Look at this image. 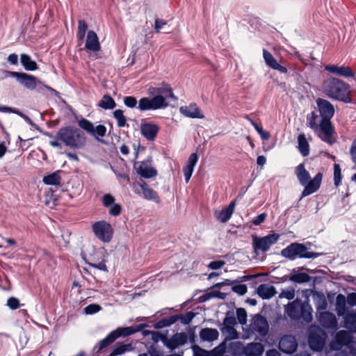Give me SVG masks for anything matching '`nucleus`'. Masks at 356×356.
I'll list each match as a JSON object with an SVG mask.
<instances>
[{
    "label": "nucleus",
    "mask_w": 356,
    "mask_h": 356,
    "mask_svg": "<svg viewBox=\"0 0 356 356\" xmlns=\"http://www.w3.org/2000/svg\"><path fill=\"white\" fill-rule=\"evenodd\" d=\"M218 335V331L213 328H204L200 332L201 339L207 341H213L217 339Z\"/></svg>",
    "instance_id": "nucleus-35"
},
{
    "label": "nucleus",
    "mask_w": 356,
    "mask_h": 356,
    "mask_svg": "<svg viewBox=\"0 0 356 356\" xmlns=\"http://www.w3.org/2000/svg\"><path fill=\"white\" fill-rule=\"evenodd\" d=\"M303 306V305L297 300L289 303L286 307V313L288 316L294 320L300 319V313Z\"/></svg>",
    "instance_id": "nucleus-27"
},
{
    "label": "nucleus",
    "mask_w": 356,
    "mask_h": 356,
    "mask_svg": "<svg viewBox=\"0 0 356 356\" xmlns=\"http://www.w3.org/2000/svg\"><path fill=\"white\" fill-rule=\"evenodd\" d=\"M155 92L157 95L154 97L152 98L143 97L139 100L138 109L140 111L165 108L168 106V100H177L172 88L168 85H163L161 87L156 88Z\"/></svg>",
    "instance_id": "nucleus-1"
},
{
    "label": "nucleus",
    "mask_w": 356,
    "mask_h": 356,
    "mask_svg": "<svg viewBox=\"0 0 356 356\" xmlns=\"http://www.w3.org/2000/svg\"><path fill=\"white\" fill-rule=\"evenodd\" d=\"M166 24V22L163 19H156L154 22V29L156 32L159 33Z\"/></svg>",
    "instance_id": "nucleus-61"
},
{
    "label": "nucleus",
    "mask_w": 356,
    "mask_h": 356,
    "mask_svg": "<svg viewBox=\"0 0 356 356\" xmlns=\"http://www.w3.org/2000/svg\"><path fill=\"white\" fill-rule=\"evenodd\" d=\"M225 264V262L224 261L218 260V261H213L209 263L208 265V267L213 270H217L221 268Z\"/></svg>",
    "instance_id": "nucleus-60"
},
{
    "label": "nucleus",
    "mask_w": 356,
    "mask_h": 356,
    "mask_svg": "<svg viewBox=\"0 0 356 356\" xmlns=\"http://www.w3.org/2000/svg\"><path fill=\"white\" fill-rule=\"evenodd\" d=\"M97 105L105 110L113 109L116 106L114 99L107 95L103 96Z\"/></svg>",
    "instance_id": "nucleus-37"
},
{
    "label": "nucleus",
    "mask_w": 356,
    "mask_h": 356,
    "mask_svg": "<svg viewBox=\"0 0 356 356\" xmlns=\"http://www.w3.org/2000/svg\"><path fill=\"white\" fill-rule=\"evenodd\" d=\"M60 174V171H56L48 174L43 177L42 181L46 185L60 186L61 177Z\"/></svg>",
    "instance_id": "nucleus-33"
},
{
    "label": "nucleus",
    "mask_w": 356,
    "mask_h": 356,
    "mask_svg": "<svg viewBox=\"0 0 356 356\" xmlns=\"http://www.w3.org/2000/svg\"><path fill=\"white\" fill-rule=\"evenodd\" d=\"M325 70L332 74L341 76L345 78L354 77L355 74L350 67L348 66H338L335 65H327Z\"/></svg>",
    "instance_id": "nucleus-21"
},
{
    "label": "nucleus",
    "mask_w": 356,
    "mask_h": 356,
    "mask_svg": "<svg viewBox=\"0 0 356 356\" xmlns=\"http://www.w3.org/2000/svg\"><path fill=\"white\" fill-rule=\"evenodd\" d=\"M5 76L15 78L19 84L29 90H36L37 92L46 95L50 94L52 96H58L59 95L58 91L51 87L44 84L40 80L33 75L28 74L24 72L6 71Z\"/></svg>",
    "instance_id": "nucleus-2"
},
{
    "label": "nucleus",
    "mask_w": 356,
    "mask_h": 356,
    "mask_svg": "<svg viewBox=\"0 0 356 356\" xmlns=\"http://www.w3.org/2000/svg\"><path fill=\"white\" fill-rule=\"evenodd\" d=\"M85 47L88 51L96 52L100 50L101 46L97 33L89 31L86 37Z\"/></svg>",
    "instance_id": "nucleus-24"
},
{
    "label": "nucleus",
    "mask_w": 356,
    "mask_h": 356,
    "mask_svg": "<svg viewBox=\"0 0 356 356\" xmlns=\"http://www.w3.org/2000/svg\"><path fill=\"white\" fill-rule=\"evenodd\" d=\"M327 303L326 299L323 296L321 298L320 301L318 302V304L316 305V309L318 310H325L327 308Z\"/></svg>",
    "instance_id": "nucleus-64"
},
{
    "label": "nucleus",
    "mask_w": 356,
    "mask_h": 356,
    "mask_svg": "<svg viewBox=\"0 0 356 356\" xmlns=\"http://www.w3.org/2000/svg\"><path fill=\"white\" fill-rule=\"evenodd\" d=\"M57 138L66 146L74 149L83 148L87 142L85 134L72 126L60 128L57 132Z\"/></svg>",
    "instance_id": "nucleus-5"
},
{
    "label": "nucleus",
    "mask_w": 356,
    "mask_h": 356,
    "mask_svg": "<svg viewBox=\"0 0 356 356\" xmlns=\"http://www.w3.org/2000/svg\"><path fill=\"white\" fill-rule=\"evenodd\" d=\"M232 291L238 295H244L247 293V286L245 284H236L232 286Z\"/></svg>",
    "instance_id": "nucleus-50"
},
{
    "label": "nucleus",
    "mask_w": 356,
    "mask_h": 356,
    "mask_svg": "<svg viewBox=\"0 0 356 356\" xmlns=\"http://www.w3.org/2000/svg\"><path fill=\"white\" fill-rule=\"evenodd\" d=\"M298 343L295 337L285 335L282 337L279 342L280 350L286 354H292L296 350Z\"/></svg>",
    "instance_id": "nucleus-16"
},
{
    "label": "nucleus",
    "mask_w": 356,
    "mask_h": 356,
    "mask_svg": "<svg viewBox=\"0 0 356 356\" xmlns=\"http://www.w3.org/2000/svg\"><path fill=\"white\" fill-rule=\"evenodd\" d=\"M124 105L130 108H138V102L137 99L134 96H127L124 98Z\"/></svg>",
    "instance_id": "nucleus-44"
},
{
    "label": "nucleus",
    "mask_w": 356,
    "mask_h": 356,
    "mask_svg": "<svg viewBox=\"0 0 356 356\" xmlns=\"http://www.w3.org/2000/svg\"><path fill=\"white\" fill-rule=\"evenodd\" d=\"M334 181L337 186L341 182V168L339 164H334Z\"/></svg>",
    "instance_id": "nucleus-46"
},
{
    "label": "nucleus",
    "mask_w": 356,
    "mask_h": 356,
    "mask_svg": "<svg viewBox=\"0 0 356 356\" xmlns=\"http://www.w3.org/2000/svg\"><path fill=\"white\" fill-rule=\"evenodd\" d=\"M298 148L302 156H307L309 154V145L304 134L298 136Z\"/></svg>",
    "instance_id": "nucleus-34"
},
{
    "label": "nucleus",
    "mask_w": 356,
    "mask_h": 356,
    "mask_svg": "<svg viewBox=\"0 0 356 356\" xmlns=\"http://www.w3.org/2000/svg\"><path fill=\"white\" fill-rule=\"evenodd\" d=\"M78 124L81 129L94 136L99 141H102L99 137H104L106 135V128L104 125L99 124L95 127L93 123L85 118L79 120Z\"/></svg>",
    "instance_id": "nucleus-11"
},
{
    "label": "nucleus",
    "mask_w": 356,
    "mask_h": 356,
    "mask_svg": "<svg viewBox=\"0 0 356 356\" xmlns=\"http://www.w3.org/2000/svg\"><path fill=\"white\" fill-rule=\"evenodd\" d=\"M88 29V25L83 20H79L78 22V31H77V38L79 40H82L84 39L86 33Z\"/></svg>",
    "instance_id": "nucleus-42"
},
{
    "label": "nucleus",
    "mask_w": 356,
    "mask_h": 356,
    "mask_svg": "<svg viewBox=\"0 0 356 356\" xmlns=\"http://www.w3.org/2000/svg\"><path fill=\"white\" fill-rule=\"evenodd\" d=\"M316 105L321 117V120H330L334 113L333 105L329 101L321 98L316 99Z\"/></svg>",
    "instance_id": "nucleus-14"
},
{
    "label": "nucleus",
    "mask_w": 356,
    "mask_h": 356,
    "mask_svg": "<svg viewBox=\"0 0 356 356\" xmlns=\"http://www.w3.org/2000/svg\"><path fill=\"white\" fill-rule=\"evenodd\" d=\"M312 309L309 306H303L302 312L300 313V318H303L307 322H310L312 320Z\"/></svg>",
    "instance_id": "nucleus-43"
},
{
    "label": "nucleus",
    "mask_w": 356,
    "mask_h": 356,
    "mask_svg": "<svg viewBox=\"0 0 356 356\" xmlns=\"http://www.w3.org/2000/svg\"><path fill=\"white\" fill-rule=\"evenodd\" d=\"M251 330L257 332L261 336H265L268 332L269 325L266 319L259 314L255 315L250 324Z\"/></svg>",
    "instance_id": "nucleus-15"
},
{
    "label": "nucleus",
    "mask_w": 356,
    "mask_h": 356,
    "mask_svg": "<svg viewBox=\"0 0 356 356\" xmlns=\"http://www.w3.org/2000/svg\"><path fill=\"white\" fill-rule=\"evenodd\" d=\"M113 117L117 120L118 126L119 127H124L126 125L127 118L124 115L122 110H115L113 112Z\"/></svg>",
    "instance_id": "nucleus-41"
},
{
    "label": "nucleus",
    "mask_w": 356,
    "mask_h": 356,
    "mask_svg": "<svg viewBox=\"0 0 356 356\" xmlns=\"http://www.w3.org/2000/svg\"><path fill=\"white\" fill-rule=\"evenodd\" d=\"M236 316H237L238 321L241 324L244 325L246 323L247 313H246V311L243 308L237 309Z\"/></svg>",
    "instance_id": "nucleus-47"
},
{
    "label": "nucleus",
    "mask_w": 356,
    "mask_h": 356,
    "mask_svg": "<svg viewBox=\"0 0 356 356\" xmlns=\"http://www.w3.org/2000/svg\"><path fill=\"white\" fill-rule=\"evenodd\" d=\"M325 333L322 330L312 331L308 337V343L310 348L314 351H321L325 346Z\"/></svg>",
    "instance_id": "nucleus-13"
},
{
    "label": "nucleus",
    "mask_w": 356,
    "mask_h": 356,
    "mask_svg": "<svg viewBox=\"0 0 356 356\" xmlns=\"http://www.w3.org/2000/svg\"><path fill=\"white\" fill-rule=\"evenodd\" d=\"M103 204L108 207L114 204L115 198L110 194H106L103 196Z\"/></svg>",
    "instance_id": "nucleus-54"
},
{
    "label": "nucleus",
    "mask_w": 356,
    "mask_h": 356,
    "mask_svg": "<svg viewBox=\"0 0 356 356\" xmlns=\"http://www.w3.org/2000/svg\"><path fill=\"white\" fill-rule=\"evenodd\" d=\"M280 236V235L277 233H273L263 237L253 236L252 246L254 251L257 252L259 250L262 252L268 251L270 247L277 242Z\"/></svg>",
    "instance_id": "nucleus-9"
},
{
    "label": "nucleus",
    "mask_w": 356,
    "mask_h": 356,
    "mask_svg": "<svg viewBox=\"0 0 356 356\" xmlns=\"http://www.w3.org/2000/svg\"><path fill=\"white\" fill-rule=\"evenodd\" d=\"M349 153L353 163L356 165V138L352 142Z\"/></svg>",
    "instance_id": "nucleus-52"
},
{
    "label": "nucleus",
    "mask_w": 356,
    "mask_h": 356,
    "mask_svg": "<svg viewBox=\"0 0 356 356\" xmlns=\"http://www.w3.org/2000/svg\"><path fill=\"white\" fill-rule=\"evenodd\" d=\"M146 326L145 324H140L136 327H119L115 330L111 332L104 339L99 341L96 345L95 348L97 351H100L102 349L108 347L112 344L116 339L120 337H126L135 334L142 330V328Z\"/></svg>",
    "instance_id": "nucleus-6"
},
{
    "label": "nucleus",
    "mask_w": 356,
    "mask_h": 356,
    "mask_svg": "<svg viewBox=\"0 0 356 356\" xmlns=\"http://www.w3.org/2000/svg\"><path fill=\"white\" fill-rule=\"evenodd\" d=\"M195 316V314L193 312H188L180 316L181 321L183 324L188 325L192 321Z\"/></svg>",
    "instance_id": "nucleus-48"
},
{
    "label": "nucleus",
    "mask_w": 356,
    "mask_h": 356,
    "mask_svg": "<svg viewBox=\"0 0 356 356\" xmlns=\"http://www.w3.org/2000/svg\"><path fill=\"white\" fill-rule=\"evenodd\" d=\"M134 168L137 174L145 179L152 178L157 175L156 170L152 165V159L149 158L145 161L136 162Z\"/></svg>",
    "instance_id": "nucleus-12"
},
{
    "label": "nucleus",
    "mask_w": 356,
    "mask_h": 356,
    "mask_svg": "<svg viewBox=\"0 0 356 356\" xmlns=\"http://www.w3.org/2000/svg\"><path fill=\"white\" fill-rule=\"evenodd\" d=\"M134 350L131 343H124L122 342H117L112 348V351L108 356H118L122 355L127 352Z\"/></svg>",
    "instance_id": "nucleus-31"
},
{
    "label": "nucleus",
    "mask_w": 356,
    "mask_h": 356,
    "mask_svg": "<svg viewBox=\"0 0 356 356\" xmlns=\"http://www.w3.org/2000/svg\"><path fill=\"white\" fill-rule=\"evenodd\" d=\"M235 202H232L229 204L220 211H215L214 216L220 222H227L232 217L235 208Z\"/></svg>",
    "instance_id": "nucleus-23"
},
{
    "label": "nucleus",
    "mask_w": 356,
    "mask_h": 356,
    "mask_svg": "<svg viewBox=\"0 0 356 356\" xmlns=\"http://www.w3.org/2000/svg\"><path fill=\"white\" fill-rule=\"evenodd\" d=\"M236 324V318L234 315L227 314L226 317L223 320L222 327L220 328L222 332L227 331L230 334H234L236 335L234 325Z\"/></svg>",
    "instance_id": "nucleus-32"
},
{
    "label": "nucleus",
    "mask_w": 356,
    "mask_h": 356,
    "mask_svg": "<svg viewBox=\"0 0 356 356\" xmlns=\"http://www.w3.org/2000/svg\"><path fill=\"white\" fill-rule=\"evenodd\" d=\"M179 112L184 116L190 118L203 119L204 115L195 103H191L188 106H181Z\"/></svg>",
    "instance_id": "nucleus-20"
},
{
    "label": "nucleus",
    "mask_w": 356,
    "mask_h": 356,
    "mask_svg": "<svg viewBox=\"0 0 356 356\" xmlns=\"http://www.w3.org/2000/svg\"><path fill=\"white\" fill-rule=\"evenodd\" d=\"M122 211V207L120 204H113L111 206V209L109 210V214L113 216H118L120 214Z\"/></svg>",
    "instance_id": "nucleus-56"
},
{
    "label": "nucleus",
    "mask_w": 356,
    "mask_h": 356,
    "mask_svg": "<svg viewBox=\"0 0 356 356\" xmlns=\"http://www.w3.org/2000/svg\"><path fill=\"white\" fill-rule=\"evenodd\" d=\"M319 323L326 329L337 330L338 323L335 315L330 312H322L318 316Z\"/></svg>",
    "instance_id": "nucleus-18"
},
{
    "label": "nucleus",
    "mask_w": 356,
    "mask_h": 356,
    "mask_svg": "<svg viewBox=\"0 0 356 356\" xmlns=\"http://www.w3.org/2000/svg\"><path fill=\"white\" fill-rule=\"evenodd\" d=\"M188 340V336L185 332H177L172 335L170 339L164 341V346L173 350L180 346H184Z\"/></svg>",
    "instance_id": "nucleus-17"
},
{
    "label": "nucleus",
    "mask_w": 356,
    "mask_h": 356,
    "mask_svg": "<svg viewBox=\"0 0 356 356\" xmlns=\"http://www.w3.org/2000/svg\"><path fill=\"white\" fill-rule=\"evenodd\" d=\"M263 352L264 347L260 343H250L243 348V353L245 356H260Z\"/></svg>",
    "instance_id": "nucleus-29"
},
{
    "label": "nucleus",
    "mask_w": 356,
    "mask_h": 356,
    "mask_svg": "<svg viewBox=\"0 0 356 356\" xmlns=\"http://www.w3.org/2000/svg\"><path fill=\"white\" fill-rule=\"evenodd\" d=\"M198 161V156L197 153H192L187 161L186 165L193 167V168L196 165Z\"/></svg>",
    "instance_id": "nucleus-57"
},
{
    "label": "nucleus",
    "mask_w": 356,
    "mask_h": 356,
    "mask_svg": "<svg viewBox=\"0 0 356 356\" xmlns=\"http://www.w3.org/2000/svg\"><path fill=\"white\" fill-rule=\"evenodd\" d=\"M92 231L95 236L104 243L111 241L113 235V229L110 223L104 220L97 221L92 225Z\"/></svg>",
    "instance_id": "nucleus-10"
},
{
    "label": "nucleus",
    "mask_w": 356,
    "mask_h": 356,
    "mask_svg": "<svg viewBox=\"0 0 356 356\" xmlns=\"http://www.w3.org/2000/svg\"><path fill=\"white\" fill-rule=\"evenodd\" d=\"M20 63L27 71H34L38 69L37 63L28 54H22L20 55Z\"/></svg>",
    "instance_id": "nucleus-36"
},
{
    "label": "nucleus",
    "mask_w": 356,
    "mask_h": 356,
    "mask_svg": "<svg viewBox=\"0 0 356 356\" xmlns=\"http://www.w3.org/2000/svg\"><path fill=\"white\" fill-rule=\"evenodd\" d=\"M318 115L315 111L307 115V124L314 131L317 129L319 122L318 121Z\"/></svg>",
    "instance_id": "nucleus-39"
},
{
    "label": "nucleus",
    "mask_w": 356,
    "mask_h": 356,
    "mask_svg": "<svg viewBox=\"0 0 356 356\" xmlns=\"http://www.w3.org/2000/svg\"><path fill=\"white\" fill-rule=\"evenodd\" d=\"M140 188L143 191V197L149 200H154L159 199L156 193L148 186L145 182L140 184Z\"/></svg>",
    "instance_id": "nucleus-38"
},
{
    "label": "nucleus",
    "mask_w": 356,
    "mask_h": 356,
    "mask_svg": "<svg viewBox=\"0 0 356 356\" xmlns=\"http://www.w3.org/2000/svg\"><path fill=\"white\" fill-rule=\"evenodd\" d=\"M295 174L300 184L304 186L300 200L316 193L319 189L323 179V174L321 172H318L311 179L309 172L305 169V165L300 163L296 168Z\"/></svg>",
    "instance_id": "nucleus-4"
},
{
    "label": "nucleus",
    "mask_w": 356,
    "mask_h": 356,
    "mask_svg": "<svg viewBox=\"0 0 356 356\" xmlns=\"http://www.w3.org/2000/svg\"><path fill=\"white\" fill-rule=\"evenodd\" d=\"M193 350L194 356H209L208 351L200 348L198 346H193Z\"/></svg>",
    "instance_id": "nucleus-58"
},
{
    "label": "nucleus",
    "mask_w": 356,
    "mask_h": 356,
    "mask_svg": "<svg viewBox=\"0 0 356 356\" xmlns=\"http://www.w3.org/2000/svg\"><path fill=\"white\" fill-rule=\"evenodd\" d=\"M290 280L296 283H305L310 280V277L305 273H298L290 277Z\"/></svg>",
    "instance_id": "nucleus-40"
},
{
    "label": "nucleus",
    "mask_w": 356,
    "mask_h": 356,
    "mask_svg": "<svg viewBox=\"0 0 356 356\" xmlns=\"http://www.w3.org/2000/svg\"><path fill=\"white\" fill-rule=\"evenodd\" d=\"M257 293L262 299H270L276 294V289L272 285L262 284L257 287Z\"/></svg>",
    "instance_id": "nucleus-28"
},
{
    "label": "nucleus",
    "mask_w": 356,
    "mask_h": 356,
    "mask_svg": "<svg viewBox=\"0 0 356 356\" xmlns=\"http://www.w3.org/2000/svg\"><path fill=\"white\" fill-rule=\"evenodd\" d=\"M7 306L11 309H16L19 307V301L15 298H9L7 300Z\"/></svg>",
    "instance_id": "nucleus-51"
},
{
    "label": "nucleus",
    "mask_w": 356,
    "mask_h": 356,
    "mask_svg": "<svg viewBox=\"0 0 356 356\" xmlns=\"http://www.w3.org/2000/svg\"><path fill=\"white\" fill-rule=\"evenodd\" d=\"M263 58L265 63L270 68L277 70L280 73L286 74L288 70L287 68L280 65L273 56L266 49H263Z\"/></svg>",
    "instance_id": "nucleus-22"
},
{
    "label": "nucleus",
    "mask_w": 356,
    "mask_h": 356,
    "mask_svg": "<svg viewBox=\"0 0 356 356\" xmlns=\"http://www.w3.org/2000/svg\"><path fill=\"white\" fill-rule=\"evenodd\" d=\"M342 318L343 327L350 332L356 333V311H350Z\"/></svg>",
    "instance_id": "nucleus-25"
},
{
    "label": "nucleus",
    "mask_w": 356,
    "mask_h": 356,
    "mask_svg": "<svg viewBox=\"0 0 356 356\" xmlns=\"http://www.w3.org/2000/svg\"><path fill=\"white\" fill-rule=\"evenodd\" d=\"M90 266H92L94 268H97L98 270H102V271H104V272H107L108 271L105 260H103V261H99L98 263L90 264Z\"/></svg>",
    "instance_id": "nucleus-59"
},
{
    "label": "nucleus",
    "mask_w": 356,
    "mask_h": 356,
    "mask_svg": "<svg viewBox=\"0 0 356 356\" xmlns=\"http://www.w3.org/2000/svg\"><path fill=\"white\" fill-rule=\"evenodd\" d=\"M193 170H194V168L193 167H190V166H188V165H185L184 169H183V172H184V177H185V180H186V182L188 183L193 175Z\"/></svg>",
    "instance_id": "nucleus-55"
},
{
    "label": "nucleus",
    "mask_w": 356,
    "mask_h": 356,
    "mask_svg": "<svg viewBox=\"0 0 356 356\" xmlns=\"http://www.w3.org/2000/svg\"><path fill=\"white\" fill-rule=\"evenodd\" d=\"M347 298L343 294H338L336 298L335 311L338 316L343 317L348 312L346 311Z\"/></svg>",
    "instance_id": "nucleus-30"
},
{
    "label": "nucleus",
    "mask_w": 356,
    "mask_h": 356,
    "mask_svg": "<svg viewBox=\"0 0 356 356\" xmlns=\"http://www.w3.org/2000/svg\"><path fill=\"white\" fill-rule=\"evenodd\" d=\"M321 254L309 252L307 247L301 243H293L281 251V255L289 260H295L297 258L315 259Z\"/></svg>",
    "instance_id": "nucleus-7"
},
{
    "label": "nucleus",
    "mask_w": 356,
    "mask_h": 356,
    "mask_svg": "<svg viewBox=\"0 0 356 356\" xmlns=\"http://www.w3.org/2000/svg\"><path fill=\"white\" fill-rule=\"evenodd\" d=\"M351 341V336L348 330H340L337 332L335 335V343L337 347H334L335 344L333 343L331 346L333 348L338 349L342 346L348 345Z\"/></svg>",
    "instance_id": "nucleus-26"
},
{
    "label": "nucleus",
    "mask_w": 356,
    "mask_h": 356,
    "mask_svg": "<svg viewBox=\"0 0 356 356\" xmlns=\"http://www.w3.org/2000/svg\"><path fill=\"white\" fill-rule=\"evenodd\" d=\"M101 309V307L96 304H90L84 308L86 314H93L98 312Z\"/></svg>",
    "instance_id": "nucleus-49"
},
{
    "label": "nucleus",
    "mask_w": 356,
    "mask_h": 356,
    "mask_svg": "<svg viewBox=\"0 0 356 356\" xmlns=\"http://www.w3.org/2000/svg\"><path fill=\"white\" fill-rule=\"evenodd\" d=\"M279 297L280 298H285L289 300H292L295 297V290L293 287H288L282 291L280 293Z\"/></svg>",
    "instance_id": "nucleus-45"
},
{
    "label": "nucleus",
    "mask_w": 356,
    "mask_h": 356,
    "mask_svg": "<svg viewBox=\"0 0 356 356\" xmlns=\"http://www.w3.org/2000/svg\"><path fill=\"white\" fill-rule=\"evenodd\" d=\"M159 131V127L152 122H143L140 124V133L147 140H154Z\"/></svg>",
    "instance_id": "nucleus-19"
},
{
    "label": "nucleus",
    "mask_w": 356,
    "mask_h": 356,
    "mask_svg": "<svg viewBox=\"0 0 356 356\" xmlns=\"http://www.w3.org/2000/svg\"><path fill=\"white\" fill-rule=\"evenodd\" d=\"M314 131L323 142L329 145H333L336 142L334 128L330 120H320L317 129Z\"/></svg>",
    "instance_id": "nucleus-8"
},
{
    "label": "nucleus",
    "mask_w": 356,
    "mask_h": 356,
    "mask_svg": "<svg viewBox=\"0 0 356 356\" xmlns=\"http://www.w3.org/2000/svg\"><path fill=\"white\" fill-rule=\"evenodd\" d=\"M347 302L351 307L356 306V293H351L348 295Z\"/></svg>",
    "instance_id": "nucleus-63"
},
{
    "label": "nucleus",
    "mask_w": 356,
    "mask_h": 356,
    "mask_svg": "<svg viewBox=\"0 0 356 356\" xmlns=\"http://www.w3.org/2000/svg\"><path fill=\"white\" fill-rule=\"evenodd\" d=\"M266 218V214L265 213H262L258 215L256 218H254L252 220V223L254 225H259L265 220Z\"/></svg>",
    "instance_id": "nucleus-62"
},
{
    "label": "nucleus",
    "mask_w": 356,
    "mask_h": 356,
    "mask_svg": "<svg viewBox=\"0 0 356 356\" xmlns=\"http://www.w3.org/2000/svg\"><path fill=\"white\" fill-rule=\"evenodd\" d=\"M322 90L331 99L345 103L351 102L349 85L341 79L334 77L327 79L323 83Z\"/></svg>",
    "instance_id": "nucleus-3"
},
{
    "label": "nucleus",
    "mask_w": 356,
    "mask_h": 356,
    "mask_svg": "<svg viewBox=\"0 0 356 356\" xmlns=\"http://www.w3.org/2000/svg\"><path fill=\"white\" fill-rule=\"evenodd\" d=\"M149 332L152 334V339L154 342H158L159 341L161 340L164 343V341L167 339L166 336L159 333V332L152 331V332Z\"/></svg>",
    "instance_id": "nucleus-53"
}]
</instances>
